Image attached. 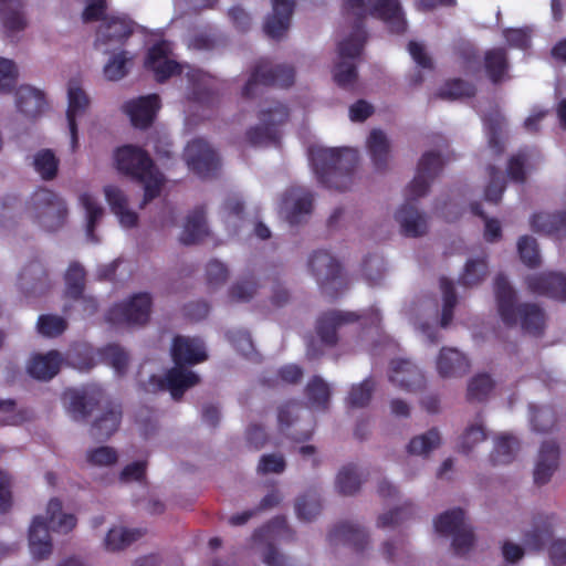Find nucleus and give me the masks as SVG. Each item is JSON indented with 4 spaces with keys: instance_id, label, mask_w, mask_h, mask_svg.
Listing matches in <instances>:
<instances>
[{
    "instance_id": "56",
    "label": "nucleus",
    "mask_w": 566,
    "mask_h": 566,
    "mask_svg": "<svg viewBox=\"0 0 566 566\" xmlns=\"http://www.w3.org/2000/svg\"><path fill=\"white\" fill-rule=\"evenodd\" d=\"M476 88L472 83L462 78H453L448 81L444 86L440 88L438 95L444 99H457L474 96Z\"/></svg>"
},
{
    "instance_id": "54",
    "label": "nucleus",
    "mask_w": 566,
    "mask_h": 566,
    "mask_svg": "<svg viewBox=\"0 0 566 566\" xmlns=\"http://www.w3.org/2000/svg\"><path fill=\"white\" fill-rule=\"evenodd\" d=\"M103 361L112 366L116 374L124 375L128 366V354L117 344H108L101 349Z\"/></svg>"
},
{
    "instance_id": "26",
    "label": "nucleus",
    "mask_w": 566,
    "mask_h": 566,
    "mask_svg": "<svg viewBox=\"0 0 566 566\" xmlns=\"http://www.w3.org/2000/svg\"><path fill=\"white\" fill-rule=\"evenodd\" d=\"M171 357L176 365L187 367L206 360L207 354L196 339L178 335L172 340Z\"/></svg>"
},
{
    "instance_id": "63",
    "label": "nucleus",
    "mask_w": 566,
    "mask_h": 566,
    "mask_svg": "<svg viewBox=\"0 0 566 566\" xmlns=\"http://www.w3.org/2000/svg\"><path fill=\"white\" fill-rule=\"evenodd\" d=\"M452 548L454 554L463 556L472 548L475 537L471 526L468 524L463 525L452 535Z\"/></svg>"
},
{
    "instance_id": "59",
    "label": "nucleus",
    "mask_w": 566,
    "mask_h": 566,
    "mask_svg": "<svg viewBox=\"0 0 566 566\" xmlns=\"http://www.w3.org/2000/svg\"><path fill=\"white\" fill-rule=\"evenodd\" d=\"M36 328L44 337H57L67 328V322L57 315L42 314L38 318Z\"/></svg>"
},
{
    "instance_id": "40",
    "label": "nucleus",
    "mask_w": 566,
    "mask_h": 566,
    "mask_svg": "<svg viewBox=\"0 0 566 566\" xmlns=\"http://www.w3.org/2000/svg\"><path fill=\"white\" fill-rule=\"evenodd\" d=\"M321 511L322 502L316 490L311 489L296 499L295 512L300 520L311 522L321 514Z\"/></svg>"
},
{
    "instance_id": "3",
    "label": "nucleus",
    "mask_w": 566,
    "mask_h": 566,
    "mask_svg": "<svg viewBox=\"0 0 566 566\" xmlns=\"http://www.w3.org/2000/svg\"><path fill=\"white\" fill-rule=\"evenodd\" d=\"M494 294L502 322L513 327L520 325L524 333L539 336L545 327V314L534 303H518L515 290L507 277L500 273L494 279Z\"/></svg>"
},
{
    "instance_id": "1",
    "label": "nucleus",
    "mask_w": 566,
    "mask_h": 566,
    "mask_svg": "<svg viewBox=\"0 0 566 566\" xmlns=\"http://www.w3.org/2000/svg\"><path fill=\"white\" fill-rule=\"evenodd\" d=\"M344 8L356 14L353 32L338 43L340 61H354L363 52L367 33L364 20L367 14L382 20L392 33L406 31V20L398 0H344Z\"/></svg>"
},
{
    "instance_id": "49",
    "label": "nucleus",
    "mask_w": 566,
    "mask_h": 566,
    "mask_svg": "<svg viewBox=\"0 0 566 566\" xmlns=\"http://www.w3.org/2000/svg\"><path fill=\"white\" fill-rule=\"evenodd\" d=\"M493 388L494 381L489 374H478L468 384L467 398L469 401L482 402L488 399Z\"/></svg>"
},
{
    "instance_id": "18",
    "label": "nucleus",
    "mask_w": 566,
    "mask_h": 566,
    "mask_svg": "<svg viewBox=\"0 0 566 566\" xmlns=\"http://www.w3.org/2000/svg\"><path fill=\"white\" fill-rule=\"evenodd\" d=\"M160 108V98L157 94L140 96L124 104L123 111L129 116L132 125L136 128L149 127Z\"/></svg>"
},
{
    "instance_id": "28",
    "label": "nucleus",
    "mask_w": 566,
    "mask_h": 566,
    "mask_svg": "<svg viewBox=\"0 0 566 566\" xmlns=\"http://www.w3.org/2000/svg\"><path fill=\"white\" fill-rule=\"evenodd\" d=\"M559 461V447L554 441L542 443L538 452V459L534 469V482L537 485L546 484L556 469Z\"/></svg>"
},
{
    "instance_id": "14",
    "label": "nucleus",
    "mask_w": 566,
    "mask_h": 566,
    "mask_svg": "<svg viewBox=\"0 0 566 566\" xmlns=\"http://www.w3.org/2000/svg\"><path fill=\"white\" fill-rule=\"evenodd\" d=\"M170 54L171 44L167 40L157 41L147 51L144 66L154 73L158 83H164L171 76L182 73V65L169 59Z\"/></svg>"
},
{
    "instance_id": "30",
    "label": "nucleus",
    "mask_w": 566,
    "mask_h": 566,
    "mask_svg": "<svg viewBox=\"0 0 566 566\" xmlns=\"http://www.w3.org/2000/svg\"><path fill=\"white\" fill-rule=\"evenodd\" d=\"M437 369L442 378L462 377L469 371L470 363L458 349L443 347L437 359Z\"/></svg>"
},
{
    "instance_id": "58",
    "label": "nucleus",
    "mask_w": 566,
    "mask_h": 566,
    "mask_svg": "<svg viewBox=\"0 0 566 566\" xmlns=\"http://www.w3.org/2000/svg\"><path fill=\"white\" fill-rule=\"evenodd\" d=\"M375 381L373 378H366L360 384L354 385L347 397V402L353 408L366 407L375 390Z\"/></svg>"
},
{
    "instance_id": "9",
    "label": "nucleus",
    "mask_w": 566,
    "mask_h": 566,
    "mask_svg": "<svg viewBox=\"0 0 566 566\" xmlns=\"http://www.w3.org/2000/svg\"><path fill=\"white\" fill-rule=\"evenodd\" d=\"M295 81V70L287 64H272L268 59H260L242 88V96L252 98L256 95L259 85L290 87Z\"/></svg>"
},
{
    "instance_id": "15",
    "label": "nucleus",
    "mask_w": 566,
    "mask_h": 566,
    "mask_svg": "<svg viewBox=\"0 0 566 566\" xmlns=\"http://www.w3.org/2000/svg\"><path fill=\"white\" fill-rule=\"evenodd\" d=\"M303 405L298 401H289L279 408L277 420L281 431L295 442H304L312 438L314 426L310 421L302 426L300 421V411Z\"/></svg>"
},
{
    "instance_id": "19",
    "label": "nucleus",
    "mask_w": 566,
    "mask_h": 566,
    "mask_svg": "<svg viewBox=\"0 0 566 566\" xmlns=\"http://www.w3.org/2000/svg\"><path fill=\"white\" fill-rule=\"evenodd\" d=\"M295 0H272V12L266 17L263 31L266 36L280 40L290 29Z\"/></svg>"
},
{
    "instance_id": "21",
    "label": "nucleus",
    "mask_w": 566,
    "mask_h": 566,
    "mask_svg": "<svg viewBox=\"0 0 566 566\" xmlns=\"http://www.w3.org/2000/svg\"><path fill=\"white\" fill-rule=\"evenodd\" d=\"M389 380L406 391H417L424 386L421 370L408 359H392L390 363Z\"/></svg>"
},
{
    "instance_id": "39",
    "label": "nucleus",
    "mask_w": 566,
    "mask_h": 566,
    "mask_svg": "<svg viewBox=\"0 0 566 566\" xmlns=\"http://www.w3.org/2000/svg\"><path fill=\"white\" fill-rule=\"evenodd\" d=\"M265 538L290 542L295 538V532L289 526L286 517L279 515L273 517L266 525L254 531V541Z\"/></svg>"
},
{
    "instance_id": "24",
    "label": "nucleus",
    "mask_w": 566,
    "mask_h": 566,
    "mask_svg": "<svg viewBox=\"0 0 566 566\" xmlns=\"http://www.w3.org/2000/svg\"><path fill=\"white\" fill-rule=\"evenodd\" d=\"M134 32V22L125 15H111L97 30L96 44L124 43Z\"/></svg>"
},
{
    "instance_id": "34",
    "label": "nucleus",
    "mask_w": 566,
    "mask_h": 566,
    "mask_svg": "<svg viewBox=\"0 0 566 566\" xmlns=\"http://www.w3.org/2000/svg\"><path fill=\"white\" fill-rule=\"evenodd\" d=\"M531 227L537 233L566 238V210L555 213H535L532 217Z\"/></svg>"
},
{
    "instance_id": "47",
    "label": "nucleus",
    "mask_w": 566,
    "mask_h": 566,
    "mask_svg": "<svg viewBox=\"0 0 566 566\" xmlns=\"http://www.w3.org/2000/svg\"><path fill=\"white\" fill-rule=\"evenodd\" d=\"M333 80L343 90L352 91L357 82L358 72L354 61H338L333 67Z\"/></svg>"
},
{
    "instance_id": "44",
    "label": "nucleus",
    "mask_w": 566,
    "mask_h": 566,
    "mask_svg": "<svg viewBox=\"0 0 566 566\" xmlns=\"http://www.w3.org/2000/svg\"><path fill=\"white\" fill-rule=\"evenodd\" d=\"M483 122L488 135L489 146L494 149L496 154L503 153L504 146L501 137L505 126V118L499 112H491L485 115Z\"/></svg>"
},
{
    "instance_id": "62",
    "label": "nucleus",
    "mask_w": 566,
    "mask_h": 566,
    "mask_svg": "<svg viewBox=\"0 0 566 566\" xmlns=\"http://www.w3.org/2000/svg\"><path fill=\"white\" fill-rule=\"evenodd\" d=\"M313 193L310 190H302L294 199L291 211L286 218L290 224L294 226L301 222V217L310 214L313 209Z\"/></svg>"
},
{
    "instance_id": "50",
    "label": "nucleus",
    "mask_w": 566,
    "mask_h": 566,
    "mask_svg": "<svg viewBox=\"0 0 566 566\" xmlns=\"http://www.w3.org/2000/svg\"><path fill=\"white\" fill-rule=\"evenodd\" d=\"M33 166L44 180H53L57 175L59 159L51 149H42L35 154Z\"/></svg>"
},
{
    "instance_id": "12",
    "label": "nucleus",
    "mask_w": 566,
    "mask_h": 566,
    "mask_svg": "<svg viewBox=\"0 0 566 566\" xmlns=\"http://www.w3.org/2000/svg\"><path fill=\"white\" fill-rule=\"evenodd\" d=\"M308 268L319 287L335 296L345 287L340 263L327 251H315L310 260Z\"/></svg>"
},
{
    "instance_id": "13",
    "label": "nucleus",
    "mask_w": 566,
    "mask_h": 566,
    "mask_svg": "<svg viewBox=\"0 0 566 566\" xmlns=\"http://www.w3.org/2000/svg\"><path fill=\"white\" fill-rule=\"evenodd\" d=\"M184 158L187 166L201 178L213 176L220 168V158L214 149L202 138L189 142Z\"/></svg>"
},
{
    "instance_id": "11",
    "label": "nucleus",
    "mask_w": 566,
    "mask_h": 566,
    "mask_svg": "<svg viewBox=\"0 0 566 566\" xmlns=\"http://www.w3.org/2000/svg\"><path fill=\"white\" fill-rule=\"evenodd\" d=\"M151 295L147 292L134 294L129 300L113 305L106 321L113 325H145L150 317Z\"/></svg>"
},
{
    "instance_id": "25",
    "label": "nucleus",
    "mask_w": 566,
    "mask_h": 566,
    "mask_svg": "<svg viewBox=\"0 0 566 566\" xmlns=\"http://www.w3.org/2000/svg\"><path fill=\"white\" fill-rule=\"evenodd\" d=\"M327 539L331 544L349 545L357 553L363 552L369 543V536L365 528L349 522L336 524L329 531Z\"/></svg>"
},
{
    "instance_id": "23",
    "label": "nucleus",
    "mask_w": 566,
    "mask_h": 566,
    "mask_svg": "<svg viewBox=\"0 0 566 566\" xmlns=\"http://www.w3.org/2000/svg\"><path fill=\"white\" fill-rule=\"evenodd\" d=\"M199 380V376L188 370L186 366L175 364L164 378L158 379V387L161 390H169L171 397L179 400L185 391L197 385Z\"/></svg>"
},
{
    "instance_id": "42",
    "label": "nucleus",
    "mask_w": 566,
    "mask_h": 566,
    "mask_svg": "<svg viewBox=\"0 0 566 566\" xmlns=\"http://www.w3.org/2000/svg\"><path fill=\"white\" fill-rule=\"evenodd\" d=\"M134 55L126 50L113 54L103 69L108 81H119L125 77L133 65Z\"/></svg>"
},
{
    "instance_id": "46",
    "label": "nucleus",
    "mask_w": 566,
    "mask_h": 566,
    "mask_svg": "<svg viewBox=\"0 0 566 566\" xmlns=\"http://www.w3.org/2000/svg\"><path fill=\"white\" fill-rule=\"evenodd\" d=\"M80 202L86 211L87 223H86V235L92 242H97L95 234L96 226L103 216V208L97 203L95 198L90 193H82L80 196Z\"/></svg>"
},
{
    "instance_id": "36",
    "label": "nucleus",
    "mask_w": 566,
    "mask_h": 566,
    "mask_svg": "<svg viewBox=\"0 0 566 566\" xmlns=\"http://www.w3.org/2000/svg\"><path fill=\"white\" fill-rule=\"evenodd\" d=\"M207 235L206 211L203 207H196L186 219L180 241L186 245L195 244Z\"/></svg>"
},
{
    "instance_id": "55",
    "label": "nucleus",
    "mask_w": 566,
    "mask_h": 566,
    "mask_svg": "<svg viewBox=\"0 0 566 566\" xmlns=\"http://www.w3.org/2000/svg\"><path fill=\"white\" fill-rule=\"evenodd\" d=\"M440 444V434L436 428L428 430L426 433L415 437L410 440L407 450L410 454H428L431 450Z\"/></svg>"
},
{
    "instance_id": "20",
    "label": "nucleus",
    "mask_w": 566,
    "mask_h": 566,
    "mask_svg": "<svg viewBox=\"0 0 566 566\" xmlns=\"http://www.w3.org/2000/svg\"><path fill=\"white\" fill-rule=\"evenodd\" d=\"M528 290L538 295L566 301V275L558 272H544L526 277Z\"/></svg>"
},
{
    "instance_id": "29",
    "label": "nucleus",
    "mask_w": 566,
    "mask_h": 566,
    "mask_svg": "<svg viewBox=\"0 0 566 566\" xmlns=\"http://www.w3.org/2000/svg\"><path fill=\"white\" fill-rule=\"evenodd\" d=\"M15 103L18 111L30 119L41 116L48 105L44 93L29 85H22L17 90Z\"/></svg>"
},
{
    "instance_id": "6",
    "label": "nucleus",
    "mask_w": 566,
    "mask_h": 566,
    "mask_svg": "<svg viewBox=\"0 0 566 566\" xmlns=\"http://www.w3.org/2000/svg\"><path fill=\"white\" fill-rule=\"evenodd\" d=\"M76 523L75 515L62 513V502L57 497L51 499L46 506V517L35 516L29 528V547L33 558L42 560L52 554L50 530L66 534Z\"/></svg>"
},
{
    "instance_id": "31",
    "label": "nucleus",
    "mask_w": 566,
    "mask_h": 566,
    "mask_svg": "<svg viewBox=\"0 0 566 566\" xmlns=\"http://www.w3.org/2000/svg\"><path fill=\"white\" fill-rule=\"evenodd\" d=\"M553 537V516H534L531 530L523 535L524 545L532 551H541Z\"/></svg>"
},
{
    "instance_id": "51",
    "label": "nucleus",
    "mask_w": 566,
    "mask_h": 566,
    "mask_svg": "<svg viewBox=\"0 0 566 566\" xmlns=\"http://www.w3.org/2000/svg\"><path fill=\"white\" fill-rule=\"evenodd\" d=\"M361 480L354 464L340 469L336 478V489L343 495H354L359 491Z\"/></svg>"
},
{
    "instance_id": "53",
    "label": "nucleus",
    "mask_w": 566,
    "mask_h": 566,
    "mask_svg": "<svg viewBox=\"0 0 566 566\" xmlns=\"http://www.w3.org/2000/svg\"><path fill=\"white\" fill-rule=\"evenodd\" d=\"M518 449V441L511 436H502L496 439L491 459L494 464H507L514 459Z\"/></svg>"
},
{
    "instance_id": "8",
    "label": "nucleus",
    "mask_w": 566,
    "mask_h": 566,
    "mask_svg": "<svg viewBox=\"0 0 566 566\" xmlns=\"http://www.w3.org/2000/svg\"><path fill=\"white\" fill-rule=\"evenodd\" d=\"M29 208L34 221L48 232L61 229L66 222L69 211L65 201L48 188L33 192Z\"/></svg>"
},
{
    "instance_id": "43",
    "label": "nucleus",
    "mask_w": 566,
    "mask_h": 566,
    "mask_svg": "<svg viewBox=\"0 0 566 566\" xmlns=\"http://www.w3.org/2000/svg\"><path fill=\"white\" fill-rule=\"evenodd\" d=\"M465 524L464 511L457 507L441 513L434 520V530L440 535L450 536Z\"/></svg>"
},
{
    "instance_id": "61",
    "label": "nucleus",
    "mask_w": 566,
    "mask_h": 566,
    "mask_svg": "<svg viewBox=\"0 0 566 566\" xmlns=\"http://www.w3.org/2000/svg\"><path fill=\"white\" fill-rule=\"evenodd\" d=\"M488 174L490 181L484 190V198L491 203H499L502 199V195L505 190V180L502 172L495 167L490 165L488 167Z\"/></svg>"
},
{
    "instance_id": "64",
    "label": "nucleus",
    "mask_w": 566,
    "mask_h": 566,
    "mask_svg": "<svg viewBox=\"0 0 566 566\" xmlns=\"http://www.w3.org/2000/svg\"><path fill=\"white\" fill-rule=\"evenodd\" d=\"M486 439V432L482 424L469 426L463 434L460 437L459 450L468 454L475 444Z\"/></svg>"
},
{
    "instance_id": "52",
    "label": "nucleus",
    "mask_w": 566,
    "mask_h": 566,
    "mask_svg": "<svg viewBox=\"0 0 566 566\" xmlns=\"http://www.w3.org/2000/svg\"><path fill=\"white\" fill-rule=\"evenodd\" d=\"M259 289V283L253 274L244 276L233 283L229 289V297L234 302H250Z\"/></svg>"
},
{
    "instance_id": "27",
    "label": "nucleus",
    "mask_w": 566,
    "mask_h": 566,
    "mask_svg": "<svg viewBox=\"0 0 566 566\" xmlns=\"http://www.w3.org/2000/svg\"><path fill=\"white\" fill-rule=\"evenodd\" d=\"M69 411L73 419L84 420L98 406L103 398V391L99 388H85L83 390H72L69 394Z\"/></svg>"
},
{
    "instance_id": "16",
    "label": "nucleus",
    "mask_w": 566,
    "mask_h": 566,
    "mask_svg": "<svg viewBox=\"0 0 566 566\" xmlns=\"http://www.w3.org/2000/svg\"><path fill=\"white\" fill-rule=\"evenodd\" d=\"M18 287L27 297L41 296L50 291L51 280L41 260H31L23 266L18 277Z\"/></svg>"
},
{
    "instance_id": "60",
    "label": "nucleus",
    "mask_w": 566,
    "mask_h": 566,
    "mask_svg": "<svg viewBox=\"0 0 566 566\" xmlns=\"http://www.w3.org/2000/svg\"><path fill=\"white\" fill-rule=\"evenodd\" d=\"M517 251L521 261L528 268L534 269L541 264V255L537 242L530 235H523L517 242Z\"/></svg>"
},
{
    "instance_id": "22",
    "label": "nucleus",
    "mask_w": 566,
    "mask_h": 566,
    "mask_svg": "<svg viewBox=\"0 0 566 566\" xmlns=\"http://www.w3.org/2000/svg\"><path fill=\"white\" fill-rule=\"evenodd\" d=\"M67 101L66 118L71 134L72 149L75 150L78 143L76 117L84 114L90 105L88 96L75 80L69 82Z\"/></svg>"
},
{
    "instance_id": "38",
    "label": "nucleus",
    "mask_w": 566,
    "mask_h": 566,
    "mask_svg": "<svg viewBox=\"0 0 566 566\" xmlns=\"http://www.w3.org/2000/svg\"><path fill=\"white\" fill-rule=\"evenodd\" d=\"M0 7L4 10L2 23L8 38L24 30L27 20L19 0H0Z\"/></svg>"
},
{
    "instance_id": "37",
    "label": "nucleus",
    "mask_w": 566,
    "mask_h": 566,
    "mask_svg": "<svg viewBox=\"0 0 566 566\" xmlns=\"http://www.w3.org/2000/svg\"><path fill=\"white\" fill-rule=\"evenodd\" d=\"M367 149L377 171H384L388 166L389 142L380 129H373L367 139Z\"/></svg>"
},
{
    "instance_id": "48",
    "label": "nucleus",
    "mask_w": 566,
    "mask_h": 566,
    "mask_svg": "<svg viewBox=\"0 0 566 566\" xmlns=\"http://www.w3.org/2000/svg\"><path fill=\"white\" fill-rule=\"evenodd\" d=\"M64 279L67 296L74 300L81 298L85 286L84 268L77 262H72L65 272Z\"/></svg>"
},
{
    "instance_id": "17",
    "label": "nucleus",
    "mask_w": 566,
    "mask_h": 566,
    "mask_svg": "<svg viewBox=\"0 0 566 566\" xmlns=\"http://www.w3.org/2000/svg\"><path fill=\"white\" fill-rule=\"evenodd\" d=\"M189 81L188 101L201 107L214 108L219 104L218 92L212 87V77L200 71L190 70L187 73Z\"/></svg>"
},
{
    "instance_id": "10",
    "label": "nucleus",
    "mask_w": 566,
    "mask_h": 566,
    "mask_svg": "<svg viewBox=\"0 0 566 566\" xmlns=\"http://www.w3.org/2000/svg\"><path fill=\"white\" fill-rule=\"evenodd\" d=\"M260 125L247 130V139L252 146L275 144L280 139L277 127L284 124L290 116L285 104L273 101L259 113Z\"/></svg>"
},
{
    "instance_id": "5",
    "label": "nucleus",
    "mask_w": 566,
    "mask_h": 566,
    "mask_svg": "<svg viewBox=\"0 0 566 566\" xmlns=\"http://www.w3.org/2000/svg\"><path fill=\"white\" fill-rule=\"evenodd\" d=\"M115 161L119 172L144 185L143 205L160 195L165 178L145 149L134 145L118 147Z\"/></svg>"
},
{
    "instance_id": "35",
    "label": "nucleus",
    "mask_w": 566,
    "mask_h": 566,
    "mask_svg": "<svg viewBox=\"0 0 566 566\" xmlns=\"http://www.w3.org/2000/svg\"><path fill=\"white\" fill-rule=\"evenodd\" d=\"M484 71L493 84H500L509 72V57L505 49L493 48L486 50L483 59Z\"/></svg>"
},
{
    "instance_id": "32",
    "label": "nucleus",
    "mask_w": 566,
    "mask_h": 566,
    "mask_svg": "<svg viewBox=\"0 0 566 566\" xmlns=\"http://www.w3.org/2000/svg\"><path fill=\"white\" fill-rule=\"evenodd\" d=\"M61 355L57 350H50L42 355H34L28 363L29 375L38 380H50L60 371Z\"/></svg>"
},
{
    "instance_id": "4",
    "label": "nucleus",
    "mask_w": 566,
    "mask_h": 566,
    "mask_svg": "<svg viewBox=\"0 0 566 566\" xmlns=\"http://www.w3.org/2000/svg\"><path fill=\"white\" fill-rule=\"evenodd\" d=\"M358 153L352 148H317L312 151L313 169L318 181L328 189L345 191L354 181Z\"/></svg>"
},
{
    "instance_id": "33",
    "label": "nucleus",
    "mask_w": 566,
    "mask_h": 566,
    "mask_svg": "<svg viewBox=\"0 0 566 566\" xmlns=\"http://www.w3.org/2000/svg\"><path fill=\"white\" fill-rule=\"evenodd\" d=\"M120 421V407L114 403H108L103 413L93 422L91 436L96 441H106L118 430Z\"/></svg>"
},
{
    "instance_id": "7",
    "label": "nucleus",
    "mask_w": 566,
    "mask_h": 566,
    "mask_svg": "<svg viewBox=\"0 0 566 566\" xmlns=\"http://www.w3.org/2000/svg\"><path fill=\"white\" fill-rule=\"evenodd\" d=\"M381 316L378 310L369 307L361 312L328 311L316 321L315 332L324 346L333 347L338 342L337 329L349 323H359L361 327H378Z\"/></svg>"
},
{
    "instance_id": "45",
    "label": "nucleus",
    "mask_w": 566,
    "mask_h": 566,
    "mask_svg": "<svg viewBox=\"0 0 566 566\" xmlns=\"http://www.w3.org/2000/svg\"><path fill=\"white\" fill-rule=\"evenodd\" d=\"M305 396L313 407L325 410L328 407L331 390L321 377L314 376L305 387Z\"/></svg>"
},
{
    "instance_id": "41",
    "label": "nucleus",
    "mask_w": 566,
    "mask_h": 566,
    "mask_svg": "<svg viewBox=\"0 0 566 566\" xmlns=\"http://www.w3.org/2000/svg\"><path fill=\"white\" fill-rule=\"evenodd\" d=\"M144 534L145 532L140 528H111L105 537V547L112 552L122 551Z\"/></svg>"
},
{
    "instance_id": "57",
    "label": "nucleus",
    "mask_w": 566,
    "mask_h": 566,
    "mask_svg": "<svg viewBox=\"0 0 566 566\" xmlns=\"http://www.w3.org/2000/svg\"><path fill=\"white\" fill-rule=\"evenodd\" d=\"M488 273V263L483 258L471 259L465 263L460 276V283L464 286H474L483 281Z\"/></svg>"
},
{
    "instance_id": "2",
    "label": "nucleus",
    "mask_w": 566,
    "mask_h": 566,
    "mask_svg": "<svg viewBox=\"0 0 566 566\" xmlns=\"http://www.w3.org/2000/svg\"><path fill=\"white\" fill-rule=\"evenodd\" d=\"M442 168L443 160L437 151H426L419 159L416 175L406 187V201L395 214L403 235L418 238L427 232V220L419 212L416 202L427 195L431 182Z\"/></svg>"
}]
</instances>
